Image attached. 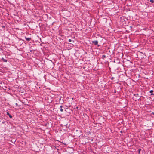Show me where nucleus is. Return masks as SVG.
Segmentation results:
<instances>
[{
    "label": "nucleus",
    "instance_id": "nucleus-11",
    "mask_svg": "<svg viewBox=\"0 0 154 154\" xmlns=\"http://www.w3.org/2000/svg\"><path fill=\"white\" fill-rule=\"evenodd\" d=\"M16 105H17H17H18V104H17V103H16Z\"/></svg>",
    "mask_w": 154,
    "mask_h": 154
},
{
    "label": "nucleus",
    "instance_id": "nucleus-7",
    "mask_svg": "<svg viewBox=\"0 0 154 154\" xmlns=\"http://www.w3.org/2000/svg\"><path fill=\"white\" fill-rule=\"evenodd\" d=\"M141 150V149H139V151H138V153L139 154H140V151Z\"/></svg>",
    "mask_w": 154,
    "mask_h": 154
},
{
    "label": "nucleus",
    "instance_id": "nucleus-2",
    "mask_svg": "<svg viewBox=\"0 0 154 154\" xmlns=\"http://www.w3.org/2000/svg\"><path fill=\"white\" fill-rule=\"evenodd\" d=\"M6 114L10 118H12V116L8 112H7Z\"/></svg>",
    "mask_w": 154,
    "mask_h": 154
},
{
    "label": "nucleus",
    "instance_id": "nucleus-14",
    "mask_svg": "<svg viewBox=\"0 0 154 154\" xmlns=\"http://www.w3.org/2000/svg\"><path fill=\"white\" fill-rule=\"evenodd\" d=\"M136 95H138V94H136Z\"/></svg>",
    "mask_w": 154,
    "mask_h": 154
},
{
    "label": "nucleus",
    "instance_id": "nucleus-3",
    "mask_svg": "<svg viewBox=\"0 0 154 154\" xmlns=\"http://www.w3.org/2000/svg\"><path fill=\"white\" fill-rule=\"evenodd\" d=\"M25 39H26L28 41H30L31 39V38H26V37H25Z\"/></svg>",
    "mask_w": 154,
    "mask_h": 154
},
{
    "label": "nucleus",
    "instance_id": "nucleus-10",
    "mask_svg": "<svg viewBox=\"0 0 154 154\" xmlns=\"http://www.w3.org/2000/svg\"><path fill=\"white\" fill-rule=\"evenodd\" d=\"M69 42H71L72 41V40H71V39H69Z\"/></svg>",
    "mask_w": 154,
    "mask_h": 154
},
{
    "label": "nucleus",
    "instance_id": "nucleus-4",
    "mask_svg": "<svg viewBox=\"0 0 154 154\" xmlns=\"http://www.w3.org/2000/svg\"><path fill=\"white\" fill-rule=\"evenodd\" d=\"M2 60L4 62H7V60L6 59H4L3 58H2Z\"/></svg>",
    "mask_w": 154,
    "mask_h": 154
},
{
    "label": "nucleus",
    "instance_id": "nucleus-8",
    "mask_svg": "<svg viewBox=\"0 0 154 154\" xmlns=\"http://www.w3.org/2000/svg\"><path fill=\"white\" fill-rule=\"evenodd\" d=\"M150 1L152 2V3H153L154 2V1L153 0H150Z\"/></svg>",
    "mask_w": 154,
    "mask_h": 154
},
{
    "label": "nucleus",
    "instance_id": "nucleus-6",
    "mask_svg": "<svg viewBox=\"0 0 154 154\" xmlns=\"http://www.w3.org/2000/svg\"><path fill=\"white\" fill-rule=\"evenodd\" d=\"M106 57V56L105 55H103L102 56V58L104 59V58Z\"/></svg>",
    "mask_w": 154,
    "mask_h": 154
},
{
    "label": "nucleus",
    "instance_id": "nucleus-5",
    "mask_svg": "<svg viewBox=\"0 0 154 154\" xmlns=\"http://www.w3.org/2000/svg\"><path fill=\"white\" fill-rule=\"evenodd\" d=\"M63 106H60V107L61 108L60 109V111L61 112H63V109L62 108Z\"/></svg>",
    "mask_w": 154,
    "mask_h": 154
},
{
    "label": "nucleus",
    "instance_id": "nucleus-9",
    "mask_svg": "<svg viewBox=\"0 0 154 154\" xmlns=\"http://www.w3.org/2000/svg\"><path fill=\"white\" fill-rule=\"evenodd\" d=\"M153 92V91L152 90H150V91H149V92L150 93H152V92Z\"/></svg>",
    "mask_w": 154,
    "mask_h": 154
},
{
    "label": "nucleus",
    "instance_id": "nucleus-12",
    "mask_svg": "<svg viewBox=\"0 0 154 154\" xmlns=\"http://www.w3.org/2000/svg\"><path fill=\"white\" fill-rule=\"evenodd\" d=\"M151 95H154V94L153 93H152L151 94Z\"/></svg>",
    "mask_w": 154,
    "mask_h": 154
},
{
    "label": "nucleus",
    "instance_id": "nucleus-13",
    "mask_svg": "<svg viewBox=\"0 0 154 154\" xmlns=\"http://www.w3.org/2000/svg\"><path fill=\"white\" fill-rule=\"evenodd\" d=\"M112 79H113V77H112Z\"/></svg>",
    "mask_w": 154,
    "mask_h": 154
},
{
    "label": "nucleus",
    "instance_id": "nucleus-1",
    "mask_svg": "<svg viewBox=\"0 0 154 154\" xmlns=\"http://www.w3.org/2000/svg\"><path fill=\"white\" fill-rule=\"evenodd\" d=\"M92 43L94 45H97L98 43L97 41H94L92 42Z\"/></svg>",
    "mask_w": 154,
    "mask_h": 154
}]
</instances>
